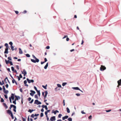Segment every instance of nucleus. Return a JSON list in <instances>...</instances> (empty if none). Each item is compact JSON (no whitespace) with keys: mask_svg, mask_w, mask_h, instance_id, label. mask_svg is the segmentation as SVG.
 <instances>
[{"mask_svg":"<svg viewBox=\"0 0 121 121\" xmlns=\"http://www.w3.org/2000/svg\"><path fill=\"white\" fill-rule=\"evenodd\" d=\"M32 57L33 58L35 59V60L34 59H31V61L33 63H36V62L38 63L39 61V60L36 57L33 55H32Z\"/></svg>","mask_w":121,"mask_h":121,"instance_id":"1","label":"nucleus"},{"mask_svg":"<svg viewBox=\"0 0 121 121\" xmlns=\"http://www.w3.org/2000/svg\"><path fill=\"white\" fill-rule=\"evenodd\" d=\"M106 69V67L104 66L101 65V67H100V69L101 71H103Z\"/></svg>","mask_w":121,"mask_h":121,"instance_id":"2","label":"nucleus"},{"mask_svg":"<svg viewBox=\"0 0 121 121\" xmlns=\"http://www.w3.org/2000/svg\"><path fill=\"white\" fill-rule=\"evenodd\" d=\"M34 104L39 105L41 104V103L38 100H36L35 101Z\"/></svg>","mask_w":121,"mask_h":121,"instance_id":"3","label":"nucleus"},{"mask_svg":"<svg viewBox=\"0 0 121 121\" xmlns=\"http://www.w3.org/2000/svg\"><path fill=\"white\" fill-rule=\"evenodd\" d=\"M30 91L31 93H30V95L31 96H33L34 95V94L35 93V92L34 91H33L32 90H30Z\"/></svg>","mask_w":121,"mask_h":121,"instance_id":"4","label":"nucleus"},{"mask_svg":"<svg viewBox=\"0 0 121 121\" xmlns=\"http://www.w3.org/2000/svg\"><path fill=\"white\" fill-rule=\"evenodd\" d=\"M26 80L29 83H30L31 82L33 83L34 82V80L33 79L30 80L28 78H27Z\"/></svg>","mask_w":121,"mask_h":121,"instance_id":"5","label":"nucleus"},{"mask_svg":"<svg viewBox=\"0 0 121 121\" xmlns=\"http://www.w3.org/2000/svg\"><path fill=\"white\" fill-rule=\"evenodd\" d=\"M50 120L51 121H54L56 120V118L55 116L52 117L50 118Z\"/></svg>","mask_w":121,"mask_h":121,"instance_id":"6","label":"nucleus"},{"mask_svg":"<svg viewBox=\"0 0 121 121\" xmlns=\"http://www.w3.org/2000/svg\"><path fill=\"white\" fill-rule=\"evenodd\" d=\"M117 83L118 84V85L117 87H119V86H121V79L118 81Z\"/></svg>","mask_w":121,"mask_h":121,"instance_id":"7","label":"nucleus"},{"mask_svg":"<svg viewBox=\"0 0 121 121\" xmlns=\"http://www.w3.org/2000/svg\"><path fill=\"white\" fill-rule=\"evenodd\" d=\"M23 71L24 72V73L22 71V73L24 74V76H25L27 74L26 72L25 69H23Z\"/></svg>","mask_w":121,"mask_h":121,"instance_id":"8","label":"nucleus"},{"mask_svg":"<svg viewBox=\"0 0 121 121\" xmlns=\"http://www.w3.org/2000/svg\"><path fill=\"white\" fill-rule=\"evenodd\" d=\"M72 88L75 90H80V89L78 87H72Z\"/></svg>","mask_w":121,"mask_h":121,"instance_id":"9","label":"nucleus"},{"mask_svg":"<svg viewBox=\"0 0 121 121\" xmlns=\"http://www.w3.org/2000/svg\"><path fill=\"white\" fill-rule=\"evenodd\" d=\"M11 99H12L13 100H14V94H12L11 95Z\"/></svg>","mask_w":121,"mask_h":121,"instance_id":"10","label":"nucleus"},{"mask_svg":"<svg viewBox=\"0 0 121 121\" xmlns=\"http://www.w3.org/2000/svg\"><path fill=\"white\" fill-rule=\"evenodd\" d=\"M68 117H69L68 116H66L65 117H63L62 119L63 120H64L65 119H67Z\"/></svg>","mask_w":121,"mask_h":121,"instance_id":"11","label":"nucleus"},{"mask_svg":"<svg viewBox=\"0 0 121 121\" xmlns=\"http://www.w3.org/2000/svg\"><path fill=\"white\" fill-rule=\"evenodd\" d=\"M8 48H5V51L4 52V53L5 54H8Z\"/></svg>","mask_w":121,"mask_h":121,"instance_id":"12","label":"nucleus"},{"mask_svg":"<svg viewBox=\"0 0 121 121\" xmlns=\"http://www.w3.org/2000/svg\"><path fill=\"white\" fill-rule=\"evenodd\" d=\"M15 97L16 98L15 99L16 100H18L20 99V97L18 96H17L16 95H15Z\"/></svg>","mask_w":121,"mask_h":121,"instance_id":"13","label":"nucleus"},{"mask_svg":"<svg viewBox=\"0 0 121 121\" xmlns=\"http://www.w3.org/2000/svg\"><path fill=\"white\" fill-rule=\"evenodd\" d=\"M7 112L9 114H11V115L12 114H13V113H12L11 111L10 110H8L7 111Z\"/></svg>","mask_w":121,"mask_h":121,"instance_id":"14","label":"nucleus"},{"mask_svg":"<svg viewBox=\"0 0 121 121\" xmlns=\"http://www.w3.org/2000/svg\"><path fill=\"white\" fill-rule=\"evenodd\" d=\"M19 53L20 54H22V52L21 49L20 48H19Z\"/></svg>","mask_w":121,"mask_h":121,"instance_id":"15","label":"nucleus"},{"mask_svg":"<svg viewBox=\"0 0 121 121\" xmlns=\"http://www.w3.org/2000/svg\"><path fill=\"white\" fill-rule=\"evenodd\" d=\"M48 63H47L46 64V65L44 67V68L45 69H47V68L48 66Z\"/></svg>","mask_w":121,"mask_h":121,"instance_id":"16","label":"nucleus"},{"mask_svg":"<svg viewBox=\"0 0 121 121\" xmlns=\"http://www.w3.org/2000/svg\"><path fill=\"white\" fill-rule=\"evenodd\" d=\"M66 110H67V112L68 113H69L70 112V111L69 109V108H68L67 107L66 108Z\"/></svg>","mask_w":121,"mask_h":121,"instance_id":"17","label":"nucleus"},{"mask_svg":"<svg viewBox=\"0 0 121 121\" xmlns=\"http://www.w3.org/2000/svg\"><path fill=\"white\" fill-rule=\"evenodd\" d=\"M3 91L4 93L6 94H7L9 92L7 90H5V91Z\"/></svg>","mask_w":121,"mask_h":121,"instance_id":"18","label":"nucleus"},{"mask_svg":"<svg viewBox=\"0 0 121 121\" xmlns=\"http://www.w3.org/2000/svg\"><path fill=\"white\" fill-rule=\"evenodd\" d=\"M16 106H14V107L13 108V110L15 112H16Z\"/></svg>","mask_w":121,"mask_h":121,"instance_id":"19","label":"nucleus"},{"mask_svg":"<svg viewBox=\"0 0 121 121\" xmlns=\"http://www.w3.org/2000/svg\"><path fill=\"white\" fill-rule=\"evenodd\" d=\"M59 112L57 110H56L55 111H54L53 113L54 114H56V113Z\"/></svg>","mask_w":121,"mask_h":121,"instance_id":"20","label":"nucleus"},{"mask_svg":"<svg viewBox=\"0 0 121 121\" xmlns=\"http://www.w3.org/2000/svg\"><path fill=\"white\" fill-rule=\"evenodd\" d=\"M67 82H64L62 84V86H65L67 84Z\"/></svg>","mask_w":121,"mask_h":121,"instance_id":"21","label":"nucleus"},{"mask_svg":"<svg viewBox=\"0 0 121 121\" xmlns=\"http://www.w3.org/2000/svg\"><path fill=\"white\" fill-rule=\"evenodd\" d=\"M5 60L7 64H8L9 62L10 61L9 60Z\"/></svg>","mask_w":121,"mask_h":121,"instance_id":"22","label":"nucleus"},{"mask_svg":"<svg viewBox=\"0 0 121 121\" xmlns=\"http://www.w3.org/2000/svg\"><path fill=\"white\" fill-rule=\"evenodd\" d=\"M10 47L12 51H13L15 50V49L14 48V47L13 46H10Z\"/></svg>","mask_w":121,"mask_h":121,"instance_id":"23","label":"nucleus"},{"mask_svg":"<svg viewBox=\"0 0 121 121\" xmlns=\"http://www.w3.org/2000/svg\"><path fill=\"white\" fill-rule=\"evenodd\" d=\"M34 111V110H31V109H29L28 111V112H30V113H31L32 112Z\"/></svg>","mask_w":121,"mask_h":121,"instance_id":"24","label":"nucleus"},{"mask_svg":"<svg viewBox=\"0 0 121 121\" xmlns=\"http://www.w3.org/2000/svg\"><path fill=\"white\" fill-rule=\"evenodd\" d=\"M4 46H5L6 47V48H8V45L7 43H5V44Z\"/></svg>","mask_w":121,"mask_h":121,"instance_id":"25","label":"nucleus"},{"mask_svg":"<svg viewBox=\"0 0 121 121\" xmlns=\"http://www.w3.org/2000/svg\"><path fill=\"white\" fill-rule=\"evenodd\" d=\"M68 120L69 121H72V119L70 117H69L68 118Z\"/></svg>","mask_w":121,"mask_h":121,"instance_id":"26","label":"nucleus"},{"mask_svg":"<svg viewBox=\"0 0 121 121\" xmlns=\"http://www.w3.org/2000/svg\"><path fill=\"white\" fill-rule=\"evenodd\" d=\"M57 86L61 88V85L60 84H57Z\"/></svg>","mask_w":121,"mask_h":121,"instance_id":"27","label":"nucleus"},{"mask_svg":"<svg viewBox=\"0 0 121 121\" xmlns=\"http://www.w3.org/2000/svg\"><path fill=\"white\" fill-rule=\"evenodd\" d=\"M2 83L1 82H0V85H3L4 84L3 81H2Z\"/></svg>","mask_w":121,"mask_h":121,"instance_id":"28","label":"nucleus"},{"mask_svg":"<svg viewBox=\"0 0 121 121\" xmlns=\"http://www.w3.org/2000/svg\"><path fill=\"white\" fill-rule=\"evenodd\" d=\"M3 104L5 107L6 108H8L7 106L6 105V104L5 103H3Z\"/></svg>","mask_w":121,"mask_h":121,"instance_id":"29","label":"nucleus"},{"mask_svg":"<svg viewBox=\"0 0 121 121\" xmlns=\"http://www.w3.org/2000/svg\"><path fill=\"white\" fill-rule=\"evenodd\" d=\"M47 85H46L45 86H44L43 85L42 86V87L44 88L45 89H47Z\"/></svg>","mask_w":121,"mask_h":121,"instance_id":"30","label":"nucleus"},{"mask_svg":"<svg viewBox=\"0 0 121 121\" xmlns=\"http://www.w3.org/2000/svg\"><path fill=\"white\" fill-rule=\"evenodd\" d=\"M26 56L28 57H30V55L29 54H26Z\"/></svg>","mask_w":121,"mask_h":121,"instance_id":"31","label":"nucleus"},{"mask_svg":"<svg viewBox=\"0 0 121 121\" xmlns=\"http://www.w3.org/2000/svg\"><path fill=\"white\" fill-rule=\"evenodd\" d=\"M16 100L15 99V100H14L13 101V103L14 104H16Z\"/></svg>","mask_w":121,"mask_h":121,"instance_id":"32","label":"nucleus"},{"mask_svg":"<svg viewBox=\"0 0 121 121\" xmlns=\"http://www.w3.org/2000/svg\"><path fill=\"white\" fill-rule=\"evenodd\" d=\"M9 44L11 45V46H12L13 43L12 42H10L9 43Z\"/></svg>","mask_w":121,"mask_h":121,"instance_id":"33","label":"nucleus"},{"mask_svg":"<svg viewBox=\"0 0 121 121\" xmlns=\"http://www.w3.org/2000/svg\"><path fill=\"white\" fill-rule=\"evenodd\" d=\"M35 97L37 99H38V97L37 95H36L35 96Z\"/></svg>","mask_w":121,"mask_h":121,"instance_id":"34","label":"nucleus"},{"mask_svg":"<svg viewBox=\"0 0 121 121\" xmlns=\"http://www.w3.org/2000/svg\"><path fill=\"white\" fill-rule=\"evenodd\" d=\"M15 82H16V81L15 79L14 78H13V80H12V82L13 83H14Z\"/></svg>","mask_w":121,"mask_h":121,"instance_id":"35","label":"nucleus"},{"mask_svg":"<svg viewBox=\"0 0 121 121\" xmlns=\"http://www.w3.org/2000/svg\"><path fill=\"white\" fill-rule=\"evenodd\" d=\"M62 115L61 114H59L58 115L59 118H60Z\"/></svg>","mask_w":121,"mask_h":121,"instance_id":"36","label":"nucleus"},{"mask_svg":"<svg viewBox=\"0 0 121 121\" xmlns=\"http://www.w3.org/2000/svg\"><path fill=\"white\" fill-rule=\"evenodd\" d=\"M35 116V115L34 114H32L31 116V117L32 118H34Z\"/></svg>","mask_w":121,"mask_h":121,"instance_id":"37","label":"nucleus"},{"mask_svg":"<svg viewBox=\"0 0 121 121\" xmlns=\"http://www.w3.org/2000/svg\"><path fill=\"white\" fill-rule=\"evenodd\" d=\"M8 59L10 60H12V59L10 57H9L8 58Z\"/></svg>","mask_w":121,"mask_h":121,"instance_id":"38","label":"nucleus"},{"mask_svg":"<svg viewBox=\"0 0 121 121\" xmlns=\"http://www.w3.org/2000/svg\"><path fill=\"white\" fill-rule=\"evenodd\" d=\"M76 95L78 96H80V94L79 93H76Z\"/></svg>","mask_w":121,"mask_h":121,"instance_id":"39","label":"nucleus"},{"mask_svg":"<svg viewBox=\"0 0 121 121\" xmlns=\"http://www.w3.org/2000/svg\"><path fill=\"white\" fill-rule=\"evenodd\" d=\"M11 69L13 71H14V68L13 67H11Z\"/></svg>","mask_w":121,"mask_h":121,"instance_id":"40","label":"nucleus"},{"mask_svg":"<svg viewBox=\"0 0 121 121\" xmlns=\"http://www.w3.org/2000/svg\"><path fill=\"white\" fill-rule=\"evenodd\" d=\"M43 114L42 112L40 114V117H42L43 116Z\"/></svg>","mask_w":121,"mask_h":121,"instance_id":"41","label":"nucleus"},{"mask_svg":"<svg viewBox=\"0 0 121 121\" xmlns=\"http://www.w3.org/2000/svg\"><path fill=\"white\" fill-rule=\"evenodd\" d=\"M9 101H10V103H12V99H11V97H9Z\"/></svg>","mask_w":121,"mask_h":121,"instance_id":"42","label":"nucleus"},{"mask_svg":"<svg viewBox=\"0 0 121 121\" xmlns=\"http://www.w3.org/2000/svg\"><path fill=\"white\" fill-rule=\"evenodd\" d=\"M3 86V91H5V87L4 86Z\"/></svg>","mask_w":121,"mask_h":121,"instance_id":"43","label":"nucleus"},{"mask_svg":"<svg viewBox=\"0 0 121 121\" xmlns=\"http://www.w3.org/2000/svg\"><path fill=\"white\" fill-rule=\"evenodd\" d=\"M23 121H26V118H24L23 117H22Z\"/></svg>","mask_w":121,"mask_h":121,"instance_id":"44","label":"nucleus"},{"mask_svg":"<svg viewBox=\"0 0 121 121\" xmlns=\"http://www.w3.org/2000/svg\"><path fill=\"white\" fill-rule=\"evenodd\" d=\"M45 95H47L48 94V92L47 91H46L45 92Z\"/></svg>","mask_w":121,"mask_h":121,"instance_id":"45","label":"nucleus"},{"mask_svg":"<svg viewBox=\"0 0 121 121\" xmlns=\"http://www.w3.org/2000/svg\"><path fill=\"white\" fill-rule=\"evenodd\" d=\"M63 105L65 106V100H63Z\"/></svg>","mask_w":121,"mask_h":121,"instance_id":"46","label":"nucleus"},{"mask_svg":"<svg viewBox=\"0 0 121 121\" xmlns=\"http://www.w3.org/2000/svg\"><path fill=\"white\" fill-rule=\"evenodd\" d=\"M36 91L38 94H39L40 93V91L37 90Z\"/></svg>","mask_w":121,"mask_h":121,"instance_id":"47","label":"nucleus"},{"mask_svg":"<svg viewBox=\"0 0 121 121\" xmlns=\"http://www.w3.org/2000/svg\"><path fill=\"white\" fill-rule=\"evenodd\" d=\"M81 113L82 114H85L86 113L84 112L83 111H81Z\"/></svg>","mask_w":121,"mask_h":121,"instance_id":"48","label":"nucleus"},{"mask_svg":"<svg viewBox=\"0 0 121 121\" xmlns=\"http://www.w3.org/2000/svg\"><path fill=\"white\" fill-rule=\"evenodd\" d=\"M14 106H15V105H14L11 104L10 106V107H11V108H12V107H13L14 108Z\"/></svg>","mask_w":121,"mask_h":121,"instance_id":"49","label":"nucleus"},{"mask_svg":"<svg viewBox=\"0 0 121 121\" xmlns=\"http://www.w3.org/2000/svg\"><path fill=\"white\" fill-rule=\"evenodd\" d=\"M9 63H10L11 65H13V63L11 61H10Z\"/></svg>","mask_w":121,"mask_h":121,"instance_id":"50","label":"nucleus"},{"mask_svg":"<svg viewBox=\"0 0 121 121\" xmlns=\"http://www.w3.org/2000/svg\"><path fill=\"white\" fill-rule=\"evenodd\" d=\"M4 101V100L3 98H1V102H3Z\"/></svg>","mask_w":121,"mask_h":121,"instance_id":"51","label":"nucleus"},{"mask_svg":"<svg viewBox=\"0 0 121 121\" xmlns=\"http://www.w3.org/2000/svg\"><path fill=\"white\" fill-rule=\"evenodd\" d=\"M44 62H46V61H47V59H46V58H44Z\"/></svg>","mask_w":121,"mask_h":121,"instance_id":"52","label":"nucleus"},{"mask_svg":"<svg viewBox=\"0 0 121 121\" xmlns=\"http://www.w3.org/2000/svg\"><path fill=\"white\" fill-rule=\"evenodd\" d=\"M92 118V116L91 115H90L89 117L88 118L89 119H91Z\"/></svg>","mask_w":121,"mask_h":121,"instance_id":"53","label":"nucleus"},{"mask_svg":"<svg viewBox=\"0 0 121 121\" xmlns=\"http://www.w3.org/2000/svg\"><path fill=\"white\" fill-rule=\"evenodd\" d=\"M46 105H43L42 106V107L43 108H44L45 107V106H46Z\"/></svg>","mask_w":121,"mask_h":121,"instance_id":"54","label":"nucleus"},{"mask_svg":"<svg viewBox=\"0 0 121 121\" xmlns=\"http://www.w3.org/2000/svg\"><path fill=\"white\" fill-rule=\"evenodd\" d=\"M11 116L12 118V119H13L14 118V117L13 116V114H12V115H11Z\"/></svg>","mask_w":121,"mask_h":121,"instance_id":"55","label":"nucleus"},{"mask_svg":"<svg viewBox=\"0 0 121 121\" xmlns=\"http://www.w3.org/2000/svg\"><path fill=\"white\" fill-rule=\"evenodd\" d=\"M33 101H34L33 99H32L31 101L30 102V103L31 104L33 102Z\"/></svg>","mask_w":121,"mask_h":121,"instance_id":"56","label":"nucleus"},{"mask_svg":"<svg viewBox=\"0 0 121 121\" xmlns=\"http://www.w3.org/2000/svg\"><path fill=\"white\" fill-rule=\"evenodd\" d=\"M31 100V98L30 97H29L28 99V100L29 101H30Z\"/></svg>","mask_w":121,"mask_h":121,"instance_id":"57","label":"nucleus"},{"mask_svg":"<svg viewBox=\"0 0 121 121\" xmlns=\"http://www.w3.org/2000/svg\"><path fill=\"white\" fill-rule=\"evenodd\" d=\"M16 68H17L18 69H19V66L18 65H17L16 66Z\"/></svg>","mask_w":121,"mask_h":121,"instance_id":"58","label":"nucleus"},{"mask_svg":"<svg viewBox=\"0 0 121 121\" xmlns=\"http://www.w3.org/2000/svg\"><path fill=\"white\" fill-rule=\"evenodd\" d=\"M24 82L25 84H26L27 83V81L26 80H25L24 81Z\"/></svg>","mask_w":121,"mask_h":121,"instance_id":"59","label":"nucleus"},{"mask_svg":"<svg viewBox=\"0 0 121 121\" xmlns=\"http://www.w3.org/2000/svg\"><path fill=\"white\" fill-rule=\"evenodd\" d=\"M34 88L35 89V90L36 91H37V90H38L37 89V88L36 87H35V86H34Z\"/></svg>","mask_w":121,"mask_h":121,"instance_id":"60","label":"nucleus"},{"mask_svg":"<svg viewBox=\"0 0 121 121\" xmlns=\"http://www.w3.org/2000/svg\"><path fill=\"white\" fill-rule=\"evenodd\" d=\"M111 111V110H106V111L107 112H110Z\"/></svg>","mask_w":121,"mask_h":121,"instance_id":"61","label":"nucleus"},{"mask_svg":"<svg viewBox=\"0 0 121 121\" xmlns=\"http://www.w3.org/2000/svg\"><path fill=\"white\" fill-rule=\"evenodd\" d=\"M26 12H27V11H26V10H24V11H23V13H24V14H25V13H26Z\"/></svg>","mask_w":121,"mask_h":121,"instance_id":"62","label":"nucleus"},{"mask_svg":"<svg viewBox=\"0 0 121 121\" xmlns=\"http://www.w3.org/2000/svg\"><path fill=\"white\" fill-rule=\"evenodd\" d=\"M39 114H35V117H37L39 116Z\"/></svg>","mask_w":121,"mask_h":121,"instance_id":"63","label":"nucleus"},{"mask_svg":"<svg viewBox=\"0 0 121 121\" xmlns=\"http://www.w3.org/2000/svg\"><path fill=\"white\" fill-rule=\"evenodd\" d=\"M4 96L5 98L7 99L8 98V97L7 95H5Z\"/></svg>","mask_w":121,"mask_h":121,"instance_id":"64","label":"nucleus"}]
</instances>
